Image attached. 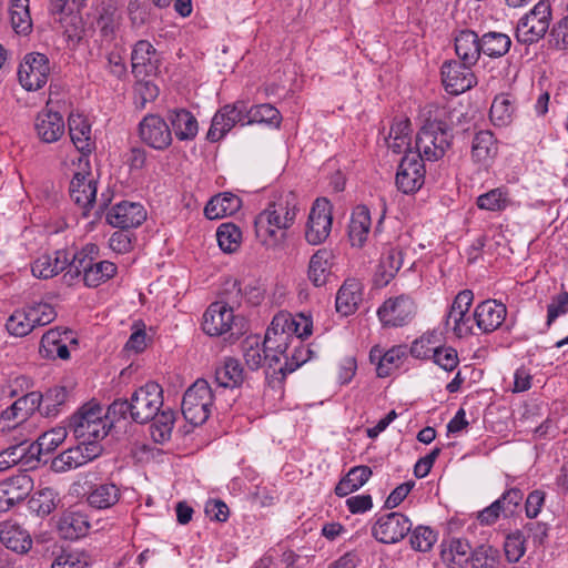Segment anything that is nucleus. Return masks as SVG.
Returning <instances> with one entry per match:
<instances>
[{
    "mask_svg": "<svg viewBox=\"0 0 568 568\" xmlns=\"http://www.w3.org/2000/svg\"><path fill=\"white\" fill-rule=\"evenodd\" d=\"M300 211L297 195L282 192L255 219V232L261 243L267 247H277L286 240V231L295 222Z\"/></svg>",
    "mask_w": 568,
    "mask_h": 568,
    "instance_id": "1",
    "label": "nucleus"
},
{
    "mask_svg": "<svg viewBox=\"0 0 568 568\" xmlns=\"http://www.w3.org/2000/svg\"><path fill=\"white\" fill-rule=\"evenodd\" d=\"M162 406V387L155 382H148L136 388L130 399H114L108 407V418L112 422L131 419L142 425L151 422Z\"/></svg>",
    "mask_w": 568,
    "mask_h": 568,
    "instance_id": "2",
    "label": "nucleus"
},
{
    "mask_svg": "<svg viewBox=\"0 0 568 568\" xmlns=\"http://www.w3.org/2000/svg\"><path fill=\"white\" fill-rule=\"evenodd\" d=\"M99 247L95 244H87L81 251L73 253L71 267L63 274L62 281L72 285L82 276L89 287H98L116 274V265L110 261L94 262Z\"/></svg>",
    "mask_w": 568,
    "mask_h": 568,
    "instance_id": "3",
    "label": "nucleus"
},
{
    "mask_svg": "<svg viewBox=\"0 0 568 568\" xmlns=\"http://www.w3.org/2000/svg\"><path fill=\"white\" fill-rule=\"evenodd\" d=\"M453 134L448 124L438 119H427L416 136V155L423 160L442 159L452 145Z\"/></svg>",
    "mask_w": 568,
    "mask_h": 568,
    "instance_id": "4",
    "label": "nucleus"
},
{
    "mask_svg": "<svg viewBox=\"0 0 568 568\" xmlns=\"http://www.w3.org/2000/svg\"><path fill=\"white\" fill-rule=\"evenodd\" d=\"M214 395L205 379H196L184 393L182 399V414L192 425L204 424L210 415Z\"/></svg>",
    "mask_w": 568,
    "mask_h": 568,
    "instance_id": "5",
    "label": "nucleus"
},
{
    "mask_svg": "<svg viewBox=\"0 0 568 568\" xmlns=\"http://www.w3.org/2000/svg\"><path fill=\"white\" fill-rule=\"evenodd\" d=\"M550 18V4L547 1H539L518 21L516 39L525 44H532L539 41L549 29Z\"/></svg>",
    "mask_w": 568,
    "mask_h": 568,
    "instance_id": "6",
    "label": "nucleus"
},
{
    "mask_svg": "<svg viewBox=\"0 0 568 568\" xmlns=\"http://www.w3.org/2000/svg\"><path fill=\"white\" fill-rule=\"evenodd\" d=\"M247 103L237 100L234 103L225 104L214 114L206 139L217 142L223 139L236 124L247 125Z\"/></svg>",
    "mask_w": 568,
    "mask_h": 568,
    "instance_id": "7",
    "label": "nucleus"
},
{
    "mask_svg": "<svg viewBox=\"0 0 568 568\" xmlns=\"http://www.w3.org/2000/svg\"><path fill=\"white\" fill-rule=\"evenodd\" d=\"M417 306L405 294L387 298L377 310V316L384 327H403L415 317Z\"/></svg>",
    "mask_w": 568,
    "mask_h": 568,
    "instance_id": "8",
    "label": "nucleus"
},
{
    "mask_svg": "<svg viewBox=\"0 0 568 568\" xmlns=\"http://www.w3.org/2000/svg\"><path fill=\"white\" fill-rule=\"evenodd\" d=\"M41 403L42 394L40 392H30L18 398L1 413L0 432L20 427L34 412L40 409Z\"/></svg>",
    "mask_w": 568,
    "mask_h": 568,
    "instance_id": "9",
    "label": "nucleus"
},
{
    "mask_svg": "<svg viewBox=\"0 0 568 568\" xmlns=\"http://www.w3.org/2000/svg\"><path fill=\"white\" fill-rule=\"evenodd\" d=\"M49 74V60L38 52L28 53L18 69L19 82L28 91L41 89L47 83Z\"/></svg>",
    "mask_w": 568,
    "mask_h": 568,
    "instance_id": "10",
    "label": "nucleus"
},
{
    "mask_svg": "<svg viewBox=\"0 0 568 568\" xmlns=\"http://www.w3.org/2000/svg\"><path fill=\"white\" fill-rule=\"evenodd\" d=\"M293 336L288 335L285 331H281L280 327H275L273 322L267 328L263 345L265 346V356L264 358L267 361V369L265 372L267 378H273L271 375V368L278 367L281 364V357H284V362H286V355H290L294 343Z\"/></svg>",
    "mask_w": 568,
    "mask_h": 568,
    "instance_id": "11",
    "label": "nucleus"
},
{
    "mask_svg": "<svg viewBox=\"0 0 568 568\" xmlns=\"http://www.w3.org/2000/svg\"><path fill=\"white\" fill-rule=\"evenodd\" d=\"M332 206L328 200L317 199L310 212L305 239L312 245L323 243L332 230Z\"/></svg>",
    "mask_w": 568,
    "mask_h": 568,
    "instance_id": "12",
    "label": "nucleus"
},
{
    "mask_svg": "<svg viewBox=\"0 0 568 568\" xmlns=\"http://www.w3.org/2000/svg\"><path fill=\"white\" fill-rule=\"evenodd\" d=\"M412 529L408 517L400 513H389L379 517L372 528L373 537L382 544H396Z\"/></svg>",
    "mask_w": 568,
    "mask_h": 568,
    "instance_id": "13",
    "label": "nucleus"
},
{
    "mask_svg": "<svg viewBox=\"0 0 568 568\" xmlns=\"http://www.w3.org/2000/svg\"><path fill=\"white\" fill-rule=\"evenodd\" d=\"M236 325V316L233 307L227 302L217 301L212 303L203 315L202 327L210 336H222L232 333Z\"/></svg>",
    "mask_w": 568,
    "mask_h": 568,
    "instance_id": "14",
    "label": "nucleus"
},
{
    "mask_svg": "<svg viewBox=\"0 0 568 568\" xmlns=\"http://www.w3.org/2000/svg\"><path fill=\"white\" fill-rule=\"evenodd\" d=\"M423 159L416 153L406 154L396 173V185L405 194L418 191L425 181V168Z\"/></svg>",
    "mask_w": 568,
    "mask_h": 568,
    "instance_id": "15",
    "label": "nucleus"
},
{
    "mask_svg": "<svg viewBox=\"0 0 568 568\" xmlns=\"http://www.w3.org/2000/svg\"><path fill=\"white\" fill-rule=\"evenodd\" d=\"M471 67L465 62L446 61L442 65V80L446 91L458 95L475 87L477 80Z\"/></svg>",
    "mask_w": 568,
    "mask_h": 568,
    "instance_id": "16",
    "label": "nucleus"
},
{
    "mask_svg": "<svg viewBox=\"0 0 568 568\" xmlns=\"http://www.w3.org/2000/svg\"><path fill=\"white\" fill-rule=\"evenodd\" d=\"M141 140L155 150H164L172 143L168 122L158 114L145 115L139 124Z\"/></svg>",
    "mask_w": 568,
    "mask_h": 568,
    "instance_id": "17",
    "label": "nucleus"
},
{
    "mask_svg": "<svg viewBox=\"0 0 568 568\" xmlns=\"http://www.w3.org/2000/svg\"><path fill=\"white\" fill-rule=\"evenodd\" d=\"M73 253L68 250H57L41 254L31 265L32 275L40 280H49L71 267Z\"/></svg>",
    "mask_w": 568,
    "mask_h": 568,
    "instance_id": "18",
    "label": "nucleus"
},
{
    "mask_svg": "<svg viewBox=\"0 0 568 568\" xmlns=\"http://www.w3.org/2000/svg\"><path fill=\"white\" fill-rule=\"evenodd\" d=\"M146 219V211L142 204L136 202L122 201L110 209L106 221L113 227L130 229L138 227Z\"/></svg>",
    "mask_w": 568,
    "mask_h": 568,
    "instance_id": "19",
    "label": "nucleus"
},
{
    "mask_svg": "<svg viewBox=\"0 0 568 568\" xmlns=\"http://www.w3.org/2000/svg\"><path fill=\"white\" fill-rule=\"evenodd\" d=\"M70 196L79 205L84 216H88L90 207L95 202L97 182L89 172H77L70 182Z\"/></svg>",
    "mask_w": 568,
    "mask_h": 568,
    "instance_id": "20",
    "label": "nucleus"
},
{
    "mask_svg": "<svg viewBox=\"0 0 568 568\" xmlns=\"http://www.w3.org/2000/svg\"><path fill=\"white\" fill-rule=\"evenodd\" d=\"M155 48L148 40H139L131 53L132 73L135 78L155 74L159 68Z\"/></svg>",
    "mask_w": 568,
    "mask_h": 568,
    "instance_id": "21",
    "label": "nucleus"
},
{
    "mask_svg": "<svg viewBox=\"0 0 568 568\" xmlns=\"http://www.w3.org/2000/svg\"><path fill=\"white\" fill-rule=\"evenodd\" d=\"M507 315L506 306L496 300H487L479 303L474 312V321L483 333L497 329Z\"/></svg>",
    "mask_w": 568,
    "mask_h": 568,
    "instance_id": "22",
    "label": "nucleus"
},
{
    "mask_svg": "<svg viewBox=\"0 0 568 568\" xmlns=\"http://www.w3.org/2000/svg\"><path fill=\"white\" fill-rule=\"evenodd\" d=\"M39 139L44 143L57 142L64 133L65 125L62 115L50 109L41 110L34 122Z\"/></svg>",
    "mask_w": 568,
    "mask_h": 568,
    "instance_id": "23",
    "label": "nucleus"
},
{
    "mask_svg": "<svg viewBox=\"0 0 568 568\" xmlns=\"http://www.w3.org/2000/svg\"><path fill=\"white\" fill-rule=\"evenodd\" d=\"M57 528L62 538L75 540L87 535L90 523L83 511L69 508L60 516Z\"/></svg>",
    "mask_w": 568,
    "mask_h": 568,
    "instance_id": "24",
    "label": "nucleus"
},
{
    "mask_svg": "<svg viewBox=\"0 0 568 568\" xmlns=\"http://www.w3.org/2000/svg\"><path fill=\"white\" fill-rule=\"evenodd\" d=\"M69 134L72 143L82 155L90 154L94 149L91 124L85 116L71 113L68 118Z\"/></svg>",
    "mask_w": 568,
    "mask_h": 568,
    "instance_id": "25",
    "label": "nucleus"
},
{
    "mask_svg": "<svg viewBox=\"0 0 568 568\" xmlns=\"http://www.w3.org/2000/svg\"><path fill=\"white\" fill-rule=\"evenodd\" d=\"M121 498L120 487L110 481L94 484L90 486L85 494V499L91 508L104 510L113 507Z\"/></svg>",
    "mask_w": 568,
    "mask_h": 568,
    "instance_id": "26",
    "label": "nucleus"
},
{
    "mask_svg": "<svg viewBox=\"0 0 568 568\" xmlns=\"http://www.w3.org/2000/svg\"><path fill=\"white\" fill-rule=\"evenodd\" d=\"M363 300V284L356 278H347L336 295V311L344 316L356 312Z\"/></svg>",
    "mask_w": 568,
    "mask_h": 568,
    "instance_id": "27",
    "label": "nucleus"
},
{
    "mask_svg": "<svg viewBox=\"0 0 568 568\" xmlns=\"http://www.w3.org/2000/svg\"><path fill=\"white\" fill-rule=\"evenodd\" d=\"M0 541L18 554H26L32 546L30 534L19 524L3 521L0 524Z\"/></svg>",
    "mask_w": 568,
    "mask_h": 568,
    "instance_id": "28",
    "label": "nucleus"
},
{
    "mask_svg": "<svg viewBox=\"0 0 568 568\" xmlns=\"http://www.w3.org/2000/svg\"><path fill=\"white\" fill-rule=\"evenodd\" d=\"M171 133L174 132L180 141L193 140L199 131L195 116L185 109H175L168 112Z\"/></svg>",
    "mask_w": 568,
    "mask_h": 568,
    "instance_id": "29",
    "label": "nucleus"
},
{
    "mask_svg": "<svg viewBox=\"0 0 568 568\" xmlns=\"http://www.w3.org/2000/svg\"><path fill=\"white\" fill-rule=\"evenodd\" d=\"M242 206V200L231 193L223 192L214 195L204 207V215L209 220H219L236 213Z\"/></svg>",
    "mask_w": 568,
    "mask_h": 568,
    "instance_id": "30",
    "label": "nucleus"
},
{
    "mask_svg": "<svg viewBox=\"0 0 568 568\" xmlns=\"http://www.w3.org/2000/svg\"><path fill=\"white\" fill-rule=\"evenodd\" d=\"M273 324L275 327H280L281 331H285L288 335L298 337V339L312 334V320L302 313L296 315L278 313L273 317Z\"/></svg>",
    "mask_w": 568,
    "mask_h": 568,
    "instance_id": "31",
    "label": "nucleus"
},
{
    "mask_svg": "<svg viewBox=\"0 0 568 568\" xmlns=\"http://www.w3.org/2000/svg\"><path fill=\"white\" fill-rule=\"evenodd\" d=\"M455 51L466 65H475L480 57V39L471 30H463L455 38Z\"/></svg>",
    "mask_w": 568,
    "mask_h": 568,
    "instance_id": "32",
    "label": "nucleus"
},
{
    "mask_svg": "<svg viewBox=\"0 0 568 568\" xmlns=\"http://www.w3.org/2000/svg\"><path fill=\"white\" fill-rule=\"evenodd\" d=\"M293 343L294 346L290 355H286V362L278 367H274V375H276V379L278 382H283L287 374L296 371L312 357V349L308 346H305L302 339L295 337L293 338Z\"/></svg>",
    "mask_w": 568,
    "mask_h": 568,
    "instance_id": "33",
    "label": "nucleus"
},
{
    "mask_svg": "<svg viewBox=\"0 0 568 568\" xmlns=\"http://www.w3.org/2000/svg\"><path fill=\"white\" fill-rule=\"evenodd\" d=\"M99 36L103 44L115 43L121 27V16L112 6L103 7L97 20Z\"/></svg>",
    "mask_w": 568,
    "mask_h": 568,
    "instance_id": "34",
    "label": "nucleus"
},
{
    "mask_svg": "<svg viewBox=\"0 0 568 568\" xmlns=\"http://www.w3.org/2000/svg\"><path fill=\"white\" fill-rule=\"evenodd\" d=\"M442 559L450 568H464L469 562L471 548L466 539L453 538L447 545H442Z\"/></svg>",
    "mask_w": 568,
    "mask_h": 568,
    "instance_id": "35",
    "label": "nucleus"
},
{
    "mask_svg": "<svg viewBox=\"0 0 568 568\" xmlns=\"http://www.w3.org/2000/svg\"><path fill=\"white\" fill-rule=\"evenodd\" d=\"M0 487L14 505L23 501L33 489V480L27 471L19 473L0 483Z\"/></svg>",
    "mask_w": 568,
    "mask_h": 568,
    "instance_id": "36",
    "label": "nucleus"
},
{
    "mask_svg": "<svg viewBox=\"0 0 568 568\" xmlns=\"http://www.w3.org/2000/svg\"><path fill=\"white\" fill-rule=\"evenodd\" d=\"M371 214L365 205H358L354 209L348 226V236L353 246H362L369 233Z\"/></svg>",
    "mask_w": 568,
    "mask_h": 568,
    "instance_id": "37",
    "label": "nucleus"
},
{
    "mask_svg": "<svg viewBox=\"0 0 568 568\" xmlns=\"http://www.w3.org/2000/svg\"><path fill=\"white\" fill-rule=\"evenodd\" d=\"M30 0H10L9 17L13 31L28 36L32 31V19L29 9Z\"/></svg>",
    "mask_w": 568,
    "mask_h": 568,
    "instance_id": "38",
    "label": "nucleus"
},
{
    "mask_svg": "<svg viewBox=\"0 0 568 568\" xmlns=\"http://www.w3.org/2000/svg\"><path fill=\"white\" fill-rule=\"evenodd\" d=\"M215 382L224 388H234L244 382V372L241 363L235 358H226L223 365L215 369Z\"/></svg>",
    "mask_w": 568,
    "mask_h": 568,
    "instance_id": "39",
    "label": "nucleus"
},
{
    "mask_svg": "<svg viewBox=\"0 0 568 568\" xmlns=\"http://www.w3.org/2000/svg\"><path fill=\"white\" fill-rule=\"evenodd\" d=\"M331 252L327 250H318L310 261L308 278L316 286L321 287L326 284L331 274Z\"/></svg>",
    "mask_w": 568,
    "mask_h": 568,
    "instance_id": "40",
    "label": "nucleus"
},
{
    "mask_svg": "<svg viewBox=\"0 0 568 568\" xmlns=\"http://www.w3.org/2000/svg\"><path fill=\"white\" fill-rule=\"evenodd\" d=\"M404 262V254L399 247L388 246L382 254L378 275L387 284L397 274Z\"/></svg>",
    "mask_w": 568,
    "mask_h": 568,
    "instance_id": "41",
    "label": "nucleus"
},
{
    "mask_svg": "<svg viewBox=\"0 0 568 568\" xmlns=\"http://www.w3.org/2000/svg\"><path fill=\"white\" fill-rule=\"evenodd\" d=\"M511 47V40L506 33L487 32L480 38L481 52L490 58L504 57Z\"/></svg>",
    "mask_w": 568,
    "mask_h": 568,
    "instance_id": "42",
    "label": "nucleus"
},
{
    "mask_svg": "<svg viewBox=\"0 0 568 568\" xmlns=\"http://www.w3.org/2000/svg\"><path fill=\"white\" fill-rule=\"evenodd\" d=\"M116 422H112L110 418H108V410L105 412L104 416L99 415V419H97L93 424H88L87 426H83V424L77 425V428L74 429V436L78 439H92L95 442H99L100 439H103L111 427L114 426Z\"/></svg>",
    "mask_w": 568,
    "mask_h": 568,
    "instance_id": "43",
    "label": "nucleus"
},
{
    "mask_svg": "<svg viewBox=\"0 0 568 568\" xmlns=\"http://www.w3.org/2000/svg\"><path fill=\"white\" fill-rule=\"evenodd\" d=\"M282 121L280 111L270 103L247 105L246 124H268L278 128Z\"/></svg>",
    "mask_w": 568,
    "mask_h": 568,
    "instance_id": "44",
    "label": "nucleus"
},
{
    "mask_svg": "<svg viewBox=\"0 0 568 568\" xmlns=\"http://www.w3.org/2000/svg\"><path fill=\"white\" fill-rule=\"evenodd\" d=\"M69 393L63 386H54L42 394V403L39 412L45 417L57 416L63 405L67 404Z\"/></svg>",
    "mask_w": 568,
    "mask_h": 568,
    "instance_id": "45",
    "label": "nucleus"
},
{
    "mask_svg": "<svg viewBox=\"0 0 568 568\" xmlns=\"http://www.w3.org/2000/svg\"><path fill=\"white\" fill-rule=\"evenodd\" d=\"M58 505V494L53 488L45 487L37 491L29 500V508L40 517L50 515Z\"/></svg>",
    "mask_w": 568,
    "mask_h": 568,
    "instance_id": "46",
    "label": "nucleus"
},
{
    "mask_svg": "<svg viewBox=\"0 0 568 568\" xmlns=\"http://www.w3.org/2000/svg\"><path fill=\"white\" fill-rule=\"evenodd\" d=\"M242 349L245 363L252 371L260 368L264 362L267 363L264 358L265 346L257 335L247 336L242 343Z\"/></svg>",
    "mask_w": 568,
    "mask_h": 568,
    "instance_id": "47",
    "label": "nucleus"
},
{
    "mask_svg": "<svg viewBox=\"0 0 568 568\" xmlns=\"http://www.w3.org/2000/svg\"><path fill=\"white\" fill-rule=\"evenodd\" d=\"M495 152V139L490 131H480L474 136L471 156L476 162H486Z\"/></svg>",
    "mask_w": 568,
    "mask_h": 568,
    "instance_id": "48",
    "label": "nucleus"
},
{
    "mask_svg": "<svg viewBox=\"0 0 568 568\" xmlns=\"http://www.w3.org/2000/svg\"><path fill=\"white\" fill-rule=\"evenodd\" d=\"M407 348L404 345H397L388 349L381 358L376 367L378 377H387L393 369L399 368L406 358Z\"/></svg>",
    "mask_w": 568,
    "mask_h": 568,
    "instance_id": "49",
    "label": "nucleus"
},
{
    "mask_svg": "<svg viewBox=\"0 0 568 568\" xmlns=\"http://www.w3.org/2000/svg\"><path fill=\"white\" fill-rule=\"evenodd\" d=\"M58 16L59 18L55 19V22L60 24V28L63 30V34L67 37L68 41L73 44H78L82 40L84 33L82 18L74 12H63Z\"/></svg>",
    "mask_w": 568,
    "mask_h": 568,
    "instance_id": "50",
    "label": "nucleus"
},
{
    "mask_svg": "<svg viewBox=\"0 0 568 568\" xmlns=\"http://www.w3.org/2000/svg\"><path fill=\"white\" fill-rule=\"evenodd\" d=\"M515 106L507 95H497L490 106L489 116L497 126H505L511 122Z\"/></svg>",
    "mask_w": 568,
    "mask_h": 568,
    "instance_id": "51",
    "label": "nucleus"
},
{
    "mask_svg": "<svg viewBox=\"0 0 568 568\" xmlns=\"http://www.w3.org/2000/svg\"><path fill=\"white\" fill-rule=\"evenodd\" d=\"M219 246L226 253L235 252L242 240L241 229L233 223H223L216 231Z\"/></svg>",
    "mask_w": 568,
    "mask_h": 568,
    "instance_id": "52",
    "label": "nucleus"
},
{
    "mask_svg": "<svg viewBox=\"0 0 568 568\" xmlns=\"http://www.w3.org/2000/svg\"><path fill=\"white\" fill-rule=\"evenodd\" d=\"M27 443L28 440L24 439L0 452V471H4L21 463L29 453L33 455L34 445L30 444L27 446Z\"/></svg>",
    "mask_w": 568,
    "mask_h": 568,
    "instance_id": "53",
    "label": "nucleus"
},
{
    "mask_svg": "<svg viewBox=\"0 0 568 568\" xmlns=\"http://www.w3.org/2000/svg\"><path fill=\"white\" fill-rule=\"evenodd\" d=\"M152 436L155 442L163 443L171 437L175 422V414L172 409H163L152 419Z\"/></svg>",
    "mask_w": 568,
    "mask_h": 568,
    "instance_id": "54",
    "label": "nucleus"
},
{
    "mask_svg": "<svg viewBox=\"0 0 568 568\" xmlns=\"http://www.w3.org/2000/svg\"><path fill=\"white\" fill-rule=\"evenodd\" d=\"M24 310L33 328L48 325L57 317V312L53 306L43 302L28 305Z\"/></svg>",
    "mask_w": 568,
    "mask_h": 568,
    "instance_id": "55",
    "label": "nucleus"
},
{
    "mask_svg": "<svg viewBox=\"0 0 568 568\" xmlns=\"http://www.w3.org/2000/svg\"><path fill=\"white\" fill-rule=\"evenodd\" d=\"M143 79V78H140ZM159 88L152 81L139 80L133 88V103L135 109L143 110L148 103L153 102L159 95Z\"/></svg>",
    "mask_w": 568,
    "mask_h": 568,
    "instance_id": "56",
    "label": "nucleus"
},
{
    "mask_svg": "<svg viewBox=\"0 0 568 568\" xmlns=\"http://www.w3.org/2000/svg\"><path fill=\"white\" fill-rule=\"evenodd\" d=\"M499 552L490 545H480L471 551L469 561L473 568H497Z\"/></svg>",
    "mask_w": 568,
    "mask_h": 568,
    "instance_id": "57",
    "label": "nucleus"
},
{
    "mask_svg": "<svg viewBox=\"0 0 568 568\" xmlns=\"http://www.w3.org/2000/svg\"><path fill=\"white\" fill-rule=\"evenodd\" d=\"M67 435L65 427H54L39 436L34 448L38 454H49L64 442Z\"/></svg>",
    "mask_w": 568,
    "mask_h": 568,
    "instance_id": "58",
    "label": "nucleus"
},
{
    "mask_svg": "<svg viewBox=\"0 0 568 568\" xmlns=\"http://www.w3.org/2000/svg\"><path fill=\"white\" fill-rule=\"evenodd\" d=\"M82 465H85V459L79 444L64 450L53 460V466L58 471H67Z\"/></svg>",
    "mask_w": 568,
    "mask_h": 568,
    "instance_id": "59",
    "label": "nucleus"
},
{
    "mask_svg": "<svg viewBox=\"0 0 568 568\" xmlns=\"http://www.w3.org/2000/svg\"><path fill=\"white\" fill-rule=\"evenodd\" d=\"M508 205L507 193L503 189H494L477 197V206L487 211H501Z\"/></svg>",
    "mask_w": 568,
    "mask_h": 568,
    "instance_id": "60",
    "label": "nucleus"
},
{
    "mask_svg": "<svg viewBox=\"0 0 568 568\" xmlns=\"http://www.w3.org/2000/svg\"><path fill=\"white\" fill-rule=\"evenodd\" d=\"M437 540V534L428 526H417L410 535V546L417 551H428Z\"/></svg>",
    "mask_w": 568,
    "mask_h": 568,
    "instance_id": "61",
    "label": "nucleus"
},
{
    "mask_svg": "<svg viewBox=\"0 0 568 568\" xmlns=\"http://www.w3.org/2000/svg\"><path fill=\"white\" fill-rule=\"evenodd\" d=\"M6 327L11 335L23 337L34 328L24 308L14 311L7 321Z\"/></svg>",
    "mask_w": 568,
    "mask_h": 568,
    "instance_id": "62",
    "label": "nucleus"
},
{
    "mask_svg": "<svg viewBox=\"0 0 568 568\" xmlns=\"http://www.w3.org/2000/svg\"><path fill=\"white\" fill-rule=\"evenodd\" d=\"M101 414L102 407L99 404L88 403L72 415L69 422V427L74 433L77 425L80 423L83 424V426L93 424L97 419H99V415Z\"/></svg>",
    "mask_w": 568,
    "mask_h": 568,
    "instance_id": "63",
    "label": "nucleus"
},
{
    "mask_svg": "<svg viewBox=\"0 0 568 568\" xmlns=\"http://www.w3.org/2000/svg\"><path fill=\"white\" fill-rule=\"evenodd\" d=\"M71 331L64 329L61 332L59 328L49 329L42 335L40 342V352L44 356H52L53 348L69 339Z\"/></svg>",
    "mask_w": 568,
    "mask_h": 568,
    "instance_id": "64",
    "label": "nucleus"
}]
</instances>
